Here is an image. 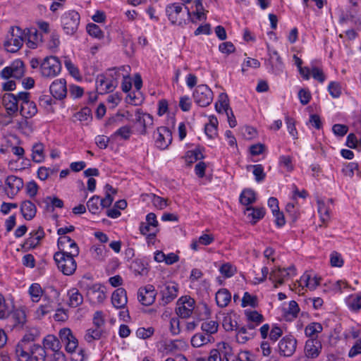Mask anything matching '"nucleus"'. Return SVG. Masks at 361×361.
I'll list each match as a JSON object with an SVG mask.
<instances>
[{
    "instance_id": "1",
    "label": "nucleus",
    "mask_w": 361,
    "mask_h": 361,
    "mask_svg": "<svg viewBox=\"0 0 361 361\" xmlns=\"http://www.w3.org/2000/svg\"><path fill=\"white\" fill-rule=\"evenodd\" d=\"M25 38V30L18 26H11L6 36L4 46L7 51L15 53L23 47Z\"/></svg>"
},
{
    "instance_id": "2",
    "label": "nucleus",
    "mask_w": 361,
    "mask_h": 361,
    "mask_svg": "<svg viewBox=\"0 0 361 361\" xmlns=\"http://www.w3.org/2000/svg\"><path fill=\"white\" fill-rule=\"evenodd\" d=\"M78 255H73L71 252L64 254L61 252H55L54 255V260L58 269L66 276H72L76 271L77 262L75 257Z\"/></svg>"
},
{
    "instance_id": "3",
    "label": "nucleus",
    "mask_w": 361,
    "mask_h": 361,
    "mask_svg": "<svg viewBox=\"0 0 361 361\" xmlns=\"http://www.w3.org/2000/svg\"><path fill=\"white\" fill-rule=\"evenodd\" d=\"M78 285L80 288L86 290V295L88 300L92 304H102L105 300L106 292L104 286L99 283H95L92 286L85 284L84 281H80Z\"/></svg>"
},
{
    "instance_id": "4",
    "label": "nucleus",
    "mask_w": 361,
    "mask_h": 361,
    "mask_svg": "<svg viewBox=\"0 0 361 361\" xmlns=\"http://www.w3.org/2000/svg\"><path fill=\"white\" fill-rule=\"evenodd\" d=\"M80 21V14L75 10L66 11L61 16V24L66 34L74 35L79 27Z\"/></svg>"
},
{
    "instance_id": "5",
    "label": "nucleus",
    "mask_w": 361,
    "mask_h": 361,
    "mask_svg": "<svg viewBox=\"0 0 361 361\" xmlns=\"http://www.w3.org/2000/svg\"><path fill=\"white\" fill-rule=\"evenodd\" d=\"M25 73V67L23 61L16 59L1 71V77L4 79H8L10 78L21 79L24 76Z\"/></svg>"
},
{
    "instance_id": "6",
    "label": "nucleus",
    "mask_w": 361,
    "mask_h": 361,
    "mask_svg": "<svg viewBox=\"0 0 361 361\" xmlns=\"http://www.w3.org/2000/svg\"><path fill=\"white\" fill-rule=\"evenodd\" d=\"M213 92L206 85H198L193 92L195 102L202 107L209 106L213 100Z\"/></svg>"
},
{
    "instance_id": "7",
    "label": "nucleus",
    "mask_w": 361,
    "mask_h": 361,
    "mask_svg": "<svg viewBox=\"0 0 361 361\" xmlns=\"http://www.w3.org/2000/svg\"><path fill=\"white\" fill-rule=\"evenodd\" d=\"M322 345L317 336L314 338H309L305 345V356L298 357V361H307V359H315L321 353Z\"/></svg>"
},
{
    "instance_id": "8",
    "label": "nucleus",
    "mask_w": 361,
    "mask_h": 361,
    "mask_svg": "<svg viewBox=\"0 0 361 361\" xmlns=\"http://www.w3.org/2000/svg\"><path fill=\"white\" fill-rule=\"evenodd\" d=\"M57 246L59 248L57 252L64 254L71 252L73 255H79L80 249L78 244L69 236H60L58 239Z\"/></svg>"
},
{
    "instance_id": "9",
    "label": "nucleus",
    "mask_w": 361,
    "mask_h": 361,
    "mask_svg": "<svg viewBox=\"0 0 361 361\" xmlns=\"http://www.w3.org/2000/svg\"><path fill=\"white\" fill-rule=\"evenodd\" d=\"M178 305L176 309V314L181 318L189 317L195 310V300L190 297L185 296L178 299Z\"/></svg>"
},
{
    "instance_id": "10",
    "label": "nucleus",
    "mask_w": 361,
    "mask_h": 361,
    "mask_svg": "<svg viewBox=\"0 0 361 361\" xmlns=\"http://www.w3.org/2000/svg\"><path fill=\"white\" fill-rule=\"evenodd\" d=\"M172 133L165 126L158 127L155 137V145L157 148L166 149L172 142Z\"/></svg>"
},
{
    "instance_id": "11",
    "label": "nucleus",
    "mask_w": 361,
    "mask_h": 361,
    "mask_svg": "<svg viewBox=\"0 0 361 361\" xmlns=\"http://www.w3.org/2000/svg\"><path fill=\"white\" fill-rule=\"evenodd\" d=\"M297 347V340L292 336H286L279 343V353L284 357H290L294 354Z\"/></svg>"
},
{
    "instance_id": "12",
    "label": "nucleus",
    "mask_w": 361,
    "mask_h": 361,
    "mask_svg": "<svg viewBox=\"0 0 361 361\" xmlns=\"http://www.w3.org/2000/svg\"><path fill=\"white\" fill-rule=\"evenodd\" d=\"M157 293L152 285H147L139 288L137 298L139 302L145 306L152 305L156 299Z\"/></svg>"
},
{
    "instance_id": "13",
    "label": "nucleus",
    "mask_w": 361,
    "mask_h": 361,
    "mask_svg": "<svg viewBox=\"0 0 361 361\" xmlns=\"http://www.w3.org/2000/svg\"><path fill=\"white\" fill-rule=\"evenodd\" d=\"M161 304L166 305L172 302L178 295V286L174 282L165 283L161 290Z\"/></svg>"
},
{
    "instance_id": "14",
    "label": "nucleus",
    "mask_w": 361,
    "mask_h": 361,
    "mask_svg": "<svg viewBox=\"0 0 361 361\" xmlns=\"http://www.w3.org/2000/svg\"><path fill=\"white\" fill-rule=\"evenodd\" d=\"M6 192L10 198H13L23 187L22 178L16 176H9L5 180Z\"/></svg>"
},
{
    "instance_id": "15",
    "label": "nucleus",
    "mask_w": 361,
    "mask_h": 361,
    "mask_svg": "<svg viewBox=\"0 0 361 361\" xmlns=\"http://www.w3.org/2000/svg\"><path fill=\"white\" fill-rule=\"evenodd\" d=\"M60 338L66 342V350L73 353L78 346V341L68 328L62 329L59 332Z\"/></svg>"
},
{
    "instance_id": "16",
    "label": "nucleus",
    "mask_w": 361,
    "mask_h": 361,
    "mask_svg": "<svg viewBox=\"0 0 361 361\" xmlns=\"http://www.w3.org/2000/svg\"><path fill=\"white\" fill-rule=\"evenodd\" d=\"M51 95L56 99H64L67 94L66 81L63 78L55 80L49 87Z\"/></svg>"
},
{
    "instance_id": "17",
    "label": "nucleus",
    "mask_w": 361,
    "mask_h": 361,
    "mask_svg": "<svg viewBox=\"0 0 361 361\" xmlns=\"http://www.w3.org/2000/svg\"><path fill=\"white\" fill-rule=\"evenodd\" d=\"M2 104L9 116H14L18 111V99L13 94H4L2 97Z\"/></svg>"
},
{
    "instance_id": "18",
    "label": "nucleus",
    "mask_w": 361,
    "mask_h": 361,
    "mask_svg": "<svg viewBox=\"0 0 361 361\" xmlns=\"http://www.w3.org/2000/svg\"><path fill=\"white\" fill-rule=\"evenodd\" d=\"M25 35L26 44L30 49H35L39 44L42 43V35L39 33L36 28L26 29Z\"/></svg>"
},
{
    "instance_id": "19",
    "label": "nucleus",
    "mask_w": 361,
    "mask_h": 361,
    "mask_svg": "<svg viewBox=\"0 0 361 361\" xmlns=\"http://www.w3.org/2000/svg\"><path fill=\"white\" fill-rule=\"evenodd\" d=\"M60 305L59 291L54 286H47V309L54 310Z\"/></svg>"
},
{
    "instance_id": "20",
    "label": "nucleus",
    "mask_w": 361,
    "mask_h": 361,
    "mask_svg": "<svg viewBox=\"0 0 361 361\" xmlns=\"http://www.w3.org/2000/svg\"><path fill=\"white\" fill-rule=\"evenodd\" d=\"M61 70V62L56 56H47V78L55 77Z\"/></svg>"
},
{
    "instance_id": "21",
    "label": "nucleus",
    "mask_w": 361,
    "mask_h": 361,
    "mask_svg": "<svg viewBox=\"0 0 361 361\" xmlns=\"http://www.w3.org/2000/svg\"><path fill=\"white\" fill-rule=\"evenodd\" d=\"M128 302L126 290L123 288L115 290L111 295L112 305L117 309L123 308Z\"/></svg>"
},
{
    "instance_id": "22",
    "label": "nucleus",
    "mask_w": 361,
    "mask_h": 361,
    "mask_svg": "<svg viewBox=\"0 0 361 361\" xmlns=\"http://www.w3.org/2000/svg\"><path fill=\"white\" fill-rule=\"evenodd\" d=\"M268 51L273 71L276 75H280L284 68V63L282 61V59L279 56L277 51H271L269 49Z\"/></svg>"
},
{
    "instance_id": "23",
    "label": "nucleus",
    "mask_w": 361,
    "mask_h": 361,
    "mask_svg": "<svg viewBox=\"0 0 361 361\" xmlns=\"http://www.w3.org/2000/svg\"><path fill=\"white\" fill-rule=\"evenodd\" d=\"M182 10L183 4L180 3H173L166 6V13L172 24H176L178 22V16Z\"/></svg>"
},
{
    "instance_id": "24",
    "label": "nucleus",
    "mask_w": 361,
    "mask_h": 361,
    "mask_svg": "<svg viewBox=\"0 0 361 361\" xmlns=\"http://www.w3.org/2000/svg\"><path fill=\"white\" fill-rule=\"evenodd\" d=\"M43 346L39 345H33L30 350V361H45V337L42 338Z\"/></svg>"
},
{
    "instance_id": "25",
    "label": "nucleus",
    "mask_w": 361,
    "mask_h": 361,
    "mask_svg": "<svg viewBox=\"0 0 361 361\" xmlns=\"http://www.w3.org/2000/svg\"><path fill=\"white\" fill-rule=\"evenodd\" d=\"M288 276H290V273L287 271V269L277 267L271 271L269 279L277 284L282 285L284 283L285 278Z\"/></svg>"
},
{
    "instance_id": "26",
    "label": "nucleus",
    "mask_w": 361,
    "mask_h": 361,
    "mask_svg": "<svg viewBox=\"0 0 361 361\" xmlns=\"http://www.w3.org/2000/svg\"><path fill=\"white\" fill-rule=\"evenodd\" d=\"M37 112L36 104L30 100L21 102L20 114L22 116L28 118L35 116Z\"/></svg>"
},
{
    "instance_id": "27",
    "label": "nucleus",
    "mask_w": 361,
    "mask_h": 361,
    "mask_svg": "<svg viewBox=\"0 0 361 361\" xmlns=\"http://www.w3.org/2000/svg\"><path fill=\"white\" fill-rule=\"evenodd\" d=\"M215 300L219 307H225L231 300V294L226 288H221L216 293Z\"/></svg>"
},
{
    "instance_id": "28",
    "label": "nucleus",
    "mask_w": 361,
    "mask_h": 361,
    "mask_svg": "<svg viewBox=\"0 0 361 361\" xmlns=\"http://www.w3.org/2000/svg\"><path fill=\"white\" fill-rule=\"evenodd\" d=\"M44 230L42 227H39L36 231H33L30 233V237L27 238L25 242V246L28 248L35 247L39 242L44 237Z\"/></svg>"
},
{
    "instance_id": "29",
    "label": "nucleus",
    "mask_w": 361,
    "mask_h": 361,
    "mask_svg": "<svg viewBox=\"0 0 361 361\" xmlns=\"http://www.w3.org/2000/svg\"><path fill=\"white\" fill-rule=\"evenodd\" d=\"M22 215L26 220H31L36 214L35 205L30 201H24L20 206Z\"/></svg>"
},
{
    "instance_id": "30",
    "label": "nucleus",
    "mask_w": 361,
    "mask_h": 361,
    "mask_svg": "<svg viewBox=\"0 0 361 361\" xmlns=\"http://www.w3.org/2000/svg\"><path fill=\"white\" fill-rule=\"evenodd\" d=\"M31 346L23 345V343H18L16 347V355L18 361L30 360Z\"/></svg>"
},
{
    "instance_id": "31",
    "label": "nucleus",
    "mask_w": 361,
    "mask_h": 361,
    "mask_svg": "<svg viewBox=\"0 0 361 361\" xmlns=\"http://www.w3.org/2000/svg\"><path fill=\"white\" fill-rule=\"evenodd\" d=\"M68 295L69 297V302L68 305L71 307H77L82 304L83 302V296L80 293L78 289L75 288H73L68 292Z\"/></svg>"
},
{
    "instance_id": "32",
    "label": "nucleus",
    "mask_w": 361,
    "mask_h": 361,
    "mask_svg": "<svg viewBox=\"0 0 361 361\" xmlns=\"http://www.w3.org/2000/svg\"><path fill=\"white\" fill-rule=\"evenodd\" d=\"M215 109L219 114L224 111L226 114H228V111L231 108L229 106L228 95L226 93H221L219 96V100L215 104Z\"/></svg>"
},
{
    "instance_id": "33",
    "label": "nucleus",
    "mask_w": 361,
    "mask_h": 361,
    "mask_svg": "<svg viewBox=\"0 0 361 361\" xmlns=\"http://www.w3.org/2000/svg\"><path fill=\"white\" fill-rule=\"evenodd\" d=\"M32 160L36 163H41L44 161L45 158V154H44V146L43 143L39 142L35 143L32 146Z\"/></svg>"
},
{
    "instance_id": "34",
    "label": "nucleus",
    "mask_w": 361,
    "mask_h": 361,
    "mask_svg": "<svg viewBox=\"0 0 361 361\" xmlns=\"http://www.w3.org/2000/svg\"><path fill=\"white\" fill-rule=\"evenodd\" d=\"M239 200L243 205H250L256 201V194L252 189H245L241 192Z\"/></svg>"
},
{
    "instance_id": "35",
    "label": "nucleus",
    "mask_w": 361,
    "mask_h": 361,
    "mask_svg": "<svg viewBox=\"0 0 361 361\" xmlns=\"http://www.w3.org/2000/svg\"><path fill=\"white\" fill-rule=\"evenodd\" d=\"M147 263L141 259H136L130 264V269L137 274L145 275L147 274Z\"/></svg>"
},
{
    "instance_id": "36",
    "label": "nucleus",
    "mask_w": 361,
    "mask_h": 361,
    "mask_svg": "<svg viewBox=\"0 0 361 361\" xmlns=\"http://www.w3.org/2000/svg\"><path fill=\"white\" fill-rule=\"evenodd\" d=\"M133 133V130L130 126H123L120 127L114 133L111 135L112 137H120L121 139L124 140H128L130 138V136Z\"/></svg>"
},
{
    "instance_id": "37",
    "label": "nucleus",
    "mask_w": 361,
    "mask_h": 361,
    "mask_svg": "<svg viewBox=\"0 0 361 361\" xmlns=\"http://www.w3.org/2000/svg\"><path fill=\"white\" fill-rule=\"evenodd\" d=\"M212 336H205L201 333L195 334L191 338V345L194 348L201 347L211 341Z\"/></svg>"
},
{
    "instance_id": "38",
    "label": "nucleus",
    "mask_w": 361,
    "mask_h": 361,
    "mask_svg": "<svg viewBox=\"0 0 361 361\" xmlns=\"http://www.w3.org/2000/svg\"><path fill=\"white\" fill-rule=\"evenodd\" d=\"M245 315L248 322L255 323L256 325H259L264 320V316L256 310H245Z\"/></svg>"
},
{
    "instance_id": "39",
    "label": "nucleus",
    "mask_w": 361,
    "mask_h": 361,
    "mask_svg": "<svg viewBox=\"0 0 361 361\" xmlns=\"http://www.w3.org/2000/svg\"><path fill=\"white\" fill-rule=\"evenodd\" d=\"M43 290L39 283H32L29 288V294L31 300L34 302L39 301L41 297L43 295Z\"/></svg>"
},
{
    "instance_id": "40",
    "label": "nucleus",
    "mask_w": 361,
    "mask_h": 361,
    "mask_svg": "<svg viewBox=\"0 0 361 361\" xmlns=\"http://www.w3.org/2000/svg\"><path fill=\"white\" fill-rule=\"evenodd\" d=\"M104 333L102 329L95 327V329H89L85 335V339L87 343H91L94 340H99Z\"/></svg>"
},
{
    "instance_id": "41",
    "label": "nucleus",
    "mask_w": 361,
    "mask_h": 361,
    "mask_svg": "<svg viewBox=\"0 0 361 361\" xmlns=\"http://www.w3.org/2000/svg\"><path fill=\"white\" fill-rule=\"evenodd\" d=\"M323 330L322 325L318 322H312L305 329V336L310 338H314V336Z\"/></svg>"
},
{
    "instance_id": "42",
    "label": "nucleus",
    "mask_w": 361,
    "mask_h": 361,
    "mask_svg": "<svg viewBox=\"0 0 361 361\" xmlns=\"http://www.w3.org/2000/svg\"><path fill=\"white\" fill-rule=\"evenodd\" d=\"M195 314L197 315L200 320H204L210 317L211 310L206 303H201L196 307Z\"/></svg>"
},
{
    "instance_id": "43",
    "label": "nucleus",
    "mask_w": 361,
    "mask_h": 361,
    "mask_svg": "<svg viewBox=\"0 0 361 361\" xmlns=\"http://www.w3.org/2000/svg\"><path fill=\"white\" fill-rule=\"evenodd\" d=\"M99 205L101 206V201L98 195H94L87 202L89 211L94 214L99 212Z\"/></svg>"
},
{
    "instance_id": "44",
    "label": "nucleus",
    "mask_w": 361,
    "mask_h": 361,
    "mask_svg": "<svg viewBox=\"0 0 361 361\" xmlns=\"http://www.w3.org/2000/svg\"><path fill=\"white\" fill-rule=\"evenodd\" d=\"M219 324L216 321H207L202 324L201 329L203 331L206 332L208 335L212 336L217 332Z\"/></svg>"
},
{
    "instance_id": "45",
    "label": "nucleus",
    "mask_w": 361,
    "mask_h": 361,
    "mask_svg": "<svg viewBox=\"0 0 361 361\" xmlns=\"http://www.w3.org/2000/svg\"><path fill=\"white\" fill-rule=\"evenodd\" d=\"M252 210V213L249 214L252 218V224H256L259 220L262 219L265 215V209L263 207H248L247 211Z\"/></svg>"
},
{
    "instance_id": "46",
    "label": "nucleus",
    "mask_w": 361,
    "mask_h": 361,
    "mask_svg": "<svg viewBox=\"0 0 361 361\" xmlns=\"http://www.w3.org/2000/svg\"><path fill=\"white\" fill-rule=\"evenodd\" d=\"M64 65L68 73L76 80H80L81 75L78 68L69 59H66L64 61Z\"/></svg>"
},
{
    "instance_id": "47",
    "label": "nucleus",
    "mask_w": 361,
    "mask_h": 361,
    "mask_svg": "<svg viewBox=\"0 0 361 361\" xmlns=\"http://www.w3.org/2000/svg\"><path fill=\"white\" fill-rule=\"evenodd\" d=\"M241 305L243 307L250 306L257 307L258 306L257 298L255 295H250L248 292H245L242 299Z\"/></svg>"
},
{
    "instance_id": "48",
    "label": "nucleus",
    "mask_w": 361,
    "mask_h": 361,
    "mask_svg": "<svg viewBox=\"0 0 361 361\" xmlns=\"http://www.w3.org/2000/svg\"><path fill=\"white\" fill-rule=\"evenodd\" d=\"M87 33L97 39H102L104 37V32L100 27L94 23H88L86 26Z\"/></svg>"
},
{
    "instance_id": "49",
    "label": "nucleus",
    "mask_w": 361,
    "mask_h": 361,
    "mask_svg": "<svg viewBox=\"0 0 361 361\" xmlns=\"http://www.w3.org/2000/svg\"><path fill=\"white\" fill-rule=\"evenodd\" d=\"M295 202H288L286 206V212L292 222H295L300 216L298 209L295 207Z\"/></svg>"
},
{
    "instance_id": "50",
    "label": "nucleus",
    "mask_w": 361,
    "mask_h": 361,
    "mask_svg": "<svg viewBox=\"0 0 361 361\" xmlns=\"http://www.w3.org/2000/svg\"><path fill=\"white\" fill-rule=\"evenodd\" d=\"M90 252L93 258L98 261L104 260L106 256L105 247L103 245H93L90 248Z\"/></svg>"
},
{
    "instance_id": "51",
    "label": "nucleus",
    "mask_w": 361,
    "mask_h": 361,
    "mask_svg": "<svg viewBox=\"0 0 361 361\" xmlns=\"http://www.w3.org/2000/svg\"><path fill=\"white\" fill-rule=\"evenodd\" d=\"M74 117L80 121H87L92 119V110L89 107H84L74 114Z\"/></svg>"
},
{
    "instance_id": "52",
    "label": "nucleus",
    "mask_w": 361,
    "mask_h": 361,
    "mask_svg": "<svg viewBox=\"0 0 361 361\" xmlns=\"http://www.w3.org/2000/svg\"><path fill=\"white\" fill-rule=\"evenodd\" d=\"M250 168H253V174L257 182H262L265 178L266 174L264 171V167L262 165L257 164L249 165L247 166V170H249Z\"/></svg>"
},
{
    "instance_id": "53",
    "label": "nucleus",
    "mask_w": 361,
    "mask_h": 361,
    "mask_svg": "<svg viewBox=\"0 0 361 361\" xmlns=\"http://www.w3.org/2000/svg\"><path fill=\"white\" fill-rule=\"evenodd\" d=\"M47 348H49L51 352L60 350L59 340L54 335H47Z\"/></svg>"
},
{
    "instance_id": "54",
    "label": "nucleus",
    "mask_w": 361,
    "mask_h": 361,
    "mask_svg": "<svg viewBox=\"0 0 361 361\" xmlns=\"http://www.w3.org/2000/svg\"><path fill=\"white\" fill-rule=\"evenodd\" d=\"M14 320V325L16 326L21 327L26 322V316L25 312L23 310H16L13 314Z\"/></svg>"
},
{
    "instance_id": "55",
    "label": "nucleus",
    "mask_w": 361,
    "mask_h": 361,
    "mask_svg": "<svg viewBox=\"0 0 361 361\" xmlns=\"http://www.w3.org/2000/svg\"><path fill=\"white\" fill-rule=\"evenodd\" d=\"M216 350H219L220 354L222 353L224 355V358H226V361H228V357H230L232 355L233 349L228 343H219L218 348Z\"/></svg>"
},
{
    "instance_id": "56",
    "label": "nucleus",
    "mask_w": 361,
    "mask_h": 361,
    "mask_svg": "<svg viewBox=\"0 0 361 361\" xmlns=\"http://www.w3.org/2000/svg\"><path fill=\"white\" fill-rule=\"evenodd\" d=\"M328 91L334 98H338L341 94V87L339 82L332 81L329 84Z\"/></svg>"
},
{
    "instance_id": "57",
    "label": "nucleus",
    "mask_w": 361,
    "mask_h": 361,
    "mask_svg": "<svg viewBox=\"0 0 361 361\" xmlns=\"http://www.w3.org/2000/svg\"><path fill=\"white\" fill-rule=\"evenodd\" d=\"M185 8L187 10L188 15L190 18V21L192 23H195L197 20L206 19V15L204 12H202V10H196L195 11L191 13L188 7L185 6Z\"/></svg>"
},
{
    "instance_id": "58",
    "label": "nucleus",
    "mask_w": 361,
    "mask_h": 361,
    "mask_svg": "<svg viewBox=\"0 0 361 361\" xmlns=\"http://www.w3.org/2000/svg\"><path fill=\"white\" fill-rule=\"evenodd\" d=\"M223 327L226 331H237L238 329V323L233 320L231 317H226L223 320Z\"/></svg>"
},
{
    "instance_id": "59",
    "label": "nucleus",
    "mask_w": 361,
    "mask_h": 361,
    "mask_svg": "<svg viewBox=\"0 0 361 361\" xmlns=\"http://www.w3.org/2000/svg\"><path fill=\"white\" fill-rule=\"evenodd\" d=\"M154 332V329L153 327H149L147 329L140 327L138 328L136 331V335L138 338L142 339H146L151 337Z\"/></svg>"
},
{
    "instance_id": "60",
    "label": "nucleus",
    "mask_w": 361,
    "mask_h": 361,
    "mask_svg": "<svg viewBox=\"0 0 361 361\" xmlns=\"http://www.w3.org/2000/svg\"><path fill=\"white\" fill-rule=\"evenodd\" d=\"M69 94L73 99L80 98L84 94V90L78 85H70Z\"/></svg>"
},
{
    "instance_id": "61",
    "label": "nucleus",
    "mask_w": 361,
    "mask_h": 361,
    "mask_svg": "<svg viewBox=\"0 0 361 361\" xmlns=\"http://www.w3.org/2000/svg\"><path fill=\"white\" fill-rule=\"evenodd\" d=\"M279 164L286 169L288 171L293 170V165L292 164V157L288 155H282L279 157Z\"/></svg>"
},
{
    "instance_id": "62",
    "label": "nucleus",
    "mask_w": 361,
    "mask_h": 361,
    "mask_svg": "<svg viewBox=\"0 0 361 361\" xmlns=\"http://www.w3.org/2000/svg\"><path fill=\"white\" fill-rule=\"evenodd\" d=\"M124 116L123 114L117 113L114 116L108 118L106 121V126H117L118 124L123 122L122 118Z\"/></svg>"
},
{
    "instance_id": "63",
    "label": "nucleus",
    "mask_w": 361,
    "mask_h": 361,
    "mask_svg": "<svg viewBox=\"0 0 361 361\" xmlns=\"http://www.w3.org/2000/svg\"><path fill=\"white\" fill-rule=\"evenodd\" d=\"M300 312L299 306L295 300H291L289 302L288 309L286 311L287 315H291L293 318H297Z\"/></svg>"
},
{
    "instance_id": "64",
    "label": "nucleus",
    "mask_w": 361,
    "mask_h": 361,
    "mask_svg": "<svg viewBox=\"0 0 361 361\" xmlns=\"http://www.w3.org/2000/svg\"><path fill=\"white\" fill-rule=\"evenodd\" d=\"M333 133L338 137H343L348 131V127L343 124H334L332 127Z\"/></svg>"
}]
</instances>
